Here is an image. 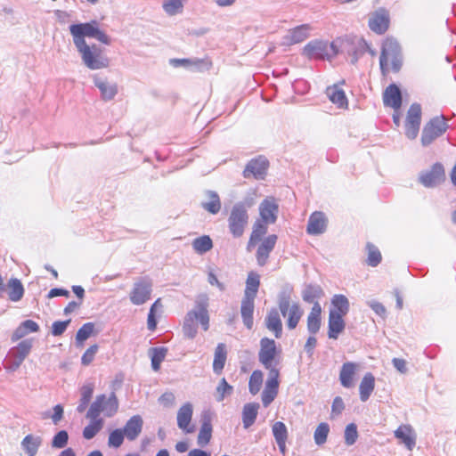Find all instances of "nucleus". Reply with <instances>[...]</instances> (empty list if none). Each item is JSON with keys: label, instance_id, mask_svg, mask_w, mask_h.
Instances as JSON below:
<instances>
[{"label": "nucleus", "instance_id": "1", "mask_svg": "<svg viewBox=\"0 0 456 456\" xmlns=\"http://www.w3.org/2000/svg\"><path fill=\"white\" fill-rule=\"evenodd\" d=\"M69 32L75 46L88 69H100L109 66V59L103 53V50L96 45H87L85 39L86 37L95 38L102 44L110 45V37L100 28L97 20L72 24L69 26Z\"/></svg>", "mask_w": 456, "mask_h": 456}, {"label": "nucleus", "instance_id": "2", "mask_svg": "<svg viewBox=\"0 0 456 456\" xmlns=\"http://www.w3.org/2000/svg\"><path fill=\"white\" fill-rule=\"evenodd\" d=\"M260 218L256 222L249 236L247 250L252 251L257 246L256 258L259 265H265L271 251L277 242V236L267 233V226L275 223L278 213V205L272 197L265 199L259 206Z\"/></svg>", "mask_w": 456, "mask_h": 456}, {"label": "nucleus", "instance_id": "3", "mask_svg": "<svg viewBox=\"0 0 456 456\" xmlns=\"http://www.w3.org/2000/svg\"><path fill=\"white\" fill-rule=\"evenodd\" d=\"M208 297L201 294L197 297L195 308L189 311L183 324V335L188 338H194L198 333L196 322L199 321L203 330L209 329Z\"/></svg>", "mask_w": 456, "mask_h": 456}, {"label": "nucleus", "instance_id": "4", "mask_svg": "<svg viewBox=\"0 0 456 456\" xmlns=\"http://www.w3.org/2000/svg\"><path fill=\"white\" fill-rule=\"evenodd\" d=\"M380 69L383 75L390 70L398 71L401 68V49L396 40L387 38L384 41L379 58Z\"/></svg>", "mask_w": 456, "mask_h": 456}, {"label": "nucleus", "instance_id": "5", "mask_svg": "<svg viewBox=\"0 0 456 456\" xmlns=\"http://www.w3.org/2000/svg\"><path fill=\"white\" fill-rule=\"evenodd\" d=\"M343 44V40L337 38L329 43L324 40H312L303 49L304 54L309 58L331 59L335 57Z\"/></svg>", "mask_w": 456, "mask_h": 456}, {"label": "nucleus", "instance_id": "6", "mask_svg": "<svg viewBox=\"0 0 456 456\" xmlns=\"http://www.w3.org/2000/svg\"><path fill=\"white\" fill-rule=\"evenodd\" d=\"M448 128V125L444 116L433 118L423 128L421 135V143L428 146L437 137L441 136Z\"/></svg>", "mask_w": 456, "mask_h": 456}, {"label": "nucleus", "instance_id": "7", "mask_svg": "<svg viewBox=\"0 0 456 456\" xmlns=\"http://www.w3.org/2000/svg\"><path fill=\"white\" fill-rule=\"evenodd\" d=\"M248 216L245 208L241 205L234 206L228 218V226L233 237H241L245 226L248 224Z\"/></svg>", "mask_w": 456, "mask_h": 456}, {"label": "nucleus", "instance_id": "8", "mask_svg": "<svg viewBox=\"0 0 456 456\" xmlns=\"http://www.w3.org/2000/svg\"><path fill=\"white\" fill-rule=\"evenodd\" d=\"M280 354L277 349L275 341L267 338H264L260 341V351L258 354L260 362L270 370L275 369L276 358Z\"/></svg>", "mask_w": 456, "mask_h": 456}, {"label": "nucleus", "instance_id": "9", "mask_svg": "<svg viewBox=\"0 0 456 456\" xmlns=\"http://www.w3.org/2000/svg\"><path fill=\"white\" fill-rule=\"evenodd\" d=\"M152 282L149 278H141L134 282L130 292V300L134 305H140L146 303L151 295Z\"/></svg>", "mask_w": 456, "mask_h": 456}, {"label": "nucleus", "instance_id": "10", "mask_svg": "<svg viewBox=\"0 0 456 456\" xmlns=\"http://www.w3.org/2000/svg\"><path fill=\"white\" fill-rule=\"evenodd\" d=\"M421 120V108L419 104L413 103L411 105L405 122V135L413 140L417 137Z\"/></svg>", "mask_w": 456, "mask_h": 456}, {"label": "nucleus", "instance_id": "11", "mask_svg": "<svg viewBox=\"0 0 456 456\" xmlns=\"http://www.w3.org/2000/svg\"><path fill=\"white\" fill-rule=\"evenodd\" d=\"M193 406L191 403H183L177 411L176 420L178 428L185 434L193 433L194 425L191 423Z\"/></svg>", "mask_w": 456, "mask_h": 456}, {"label": "nucleus", "instance_id": "12", "mask_svg": "<svg viewBox=\"0 0 456 456\" xmlns=\"http://www.w3.org/2000/svg\"><path fill=\"white\" fill-rule=\"evenodd\" d=\"M268 167L269 162L266 159L263 157L253 159L247 164L243 171V176L245 178L254 177L256 179H264Z\"/></svg>", "mask_w": 456, "mask_h": 456}, {"label": "nucleus", "instance_id": "13", "mask_svg": "<svg viewBox=\"0 0 456 456\" xmlns=\"http://www.w3.org/2000/svg\"><path fill=\"white\" fill-rule=\"evenodd\" d=\"M444 180V169L442 164L436 163L432 167L422 173L419 176L420 183L425 187H434Z\"/></svg>", "mask_w": 456, "mask_h": 456}, {"label": "nucleus", "instance_id": "14", "mask_svg": "<svg viewBox=\"0 0 456 456\" xmlns=\"http://www.w3.org/2000/svg\"><path fill=\"white\" fill-rule=\"evenodd\" d=\"M388 26L389 14L386 9L380 8L370 14L369 27L373 32L383 34L387 30Z\"/></svg>", "mask_w": 456, "mask_h": 456}, {"label": "nucleus", "instance_id": "15", "mask_svg": "<svg viewBox=\"0 0 456 456\" xmlns=\"http://www.w3.org/2000/svg\"><path fill=\"white\" fill-rule=\"evenodd\" d=\"M279 372L276 369H272L265 387L262 394V402L265 407H267L276 397L279 388L278 381Z\"/></svg>", "mask_w": 456, "mask_h": 456}, {"label": "nucleus", "instance_id": "16", "mask_svg": "<svg viewBox=\"0 0 456 456\" xmlns=\"http://www.w3.org/2000/svg\"><path fill=\"white\" fill-rule=\"evenodd\" d=\"M361 365L356 362H345L339 372V380L341 385L346 388H350L354 384V377L360 370Z\"/></svg>", "mask_w": 456, "mask_h": 456}, {"label": "nucleus", "instance_id": "17", "mask_svg": "<svg viewBox=\"0 0 456 456\" xmlns=\"http://www.w3.org/2000/svg\"><path fill=\"white\" fill-rule=\"evenodd\" d=\"M312 30L310 24H302L287 30V45L302 43L311 36Z\"/></svg>", "mask_w": 456, "mask_h": 456}, {"label": "nucleus", "instance_id": "18", "mask_svg": "<svg viewBox=\"0 0 456 456\" xmlns=\"http://www.w3.org/2000/svg\"><path fill=\"white\" fill-rule=\"evenodd\" d=\"M395 436L410 451H411L416 444V434L409 425H401L395 431Z\"/></svg>", "mask_w": 456, "mask_h": 456}, {"label": "nucleus", "instance_id": "19", "mask_svg": "<svg viewBox=\"0 0 456 456\" xmlns=\"http://www.w3.org/2000/svg\"><path fill=\"white\" fill-rule=\"evenodd\" d=\"M327 218L322 212H314L311 215L307 225L309 234L318 235L325 232Z\"/></svg>", "mask_w": 456, "mask_h": 456}, {"label": "nucleus", "instance_id": "20", "mask_svg": "<svg viewBox=\"0 0 456 456\" xmlns=\"http://www.w3.org/2000/svg\"><path fill=\"white\" fill-rule=\"evenodd\" d=\"M32 339H25L20 342L14 348L16 351L15 361L8 367L11 371L16 370L32 348Z\"/></svg>", "mask_w": 456, "mask_h": 456}, {"label": "nucleus", "instance_id": "21", "mask_svg": "<svg viewBox=\"0 0 456 456\" xmlns=\"http://www.w3.org/2000/svg\"><path fill=\"white\" fill-rule=\"evenodd\" d=\"M383 102L386 106L391 107L395 110H399L402 104V95L400 89L395 85H390L383 94Z\"/></svg>", "mask_w": 456, "mask_h": 456}, {"label": "nucleus", "instance_id": "22", "mask_svg": "<svg viewBox=\"0 0 456 456\" xmlns=\"http://www.w3.org/2000/svg\"><path fill=\"white\" fill-rule=\"evenodd\" d=\"M213 427L209 415H204L201 420V426L199 430L197 444L200 447L208 445L212 438Z\"/></svg>", "mask_w": 456, "mask_h": 456}, {"label": "nucleus", "instance_id": "23", "mask_svg": "<svg viewBox=\"0 0 456 456\" xmlns=\"http://www.w3.org/2000/svg\"><path fill=\"white\" fill-rule=\"evenodd\" d=\"M326 95L338 108H347L348 101L344 90L337 84L328 86Z\"/></svg>", "mask_w": 456, "mask_h": 456}, {"label": "nucleus", "instance_id": "24", "mask_svg": "<svg viewBox=\"0 0 456 456\" xmlns=\"http://www.w3.org/2000/svg\"><path fill=\"white\" fill-rule=\"evenodd\" d=\"M142 428V419L139 415L131 417L126 423L122 431L126 438L133 441L138 437Z\"/></svg>", "mask_w": 456, "mask_h": 456}, {"label": "nucleus", "instance_id": "25", "mask_svg": "<svg viewBox=\"0 0 456 456\" xmlns=\"http://www.w3.org/2000/svg\"><path fill=\"white\" fill-rule=\"evenodd\" d=\"M170 63L174 67H191L194 66L198 70L209 69L212 67V61L209 58L204 59H172Z\"/></svg>", "mask_w": 456, "mask_h": 456}, {"label": "nucleus", "instance_id": "26", "mask_svg": "<svg viewBox=\"0 0 456 456\" xmlns=\"http://www.w3.org/2000/svg\"><path fill=\"white\" fill-rule=\"evenodd\" d=\"M259 287L260 275L254 271L249 272L246 280V287L243 297L255 299L256 297Z\"/></svg>", "mask_w": 456, "mask_h": 456}, {"label": "nucleus", "instance_id": "27", "mask_svg": "<svg viewBox=\"0 0 456 456\" xmlns=\"http://www.w3.org/2000/svg\"><path fill=\"white\" fill-rule=\"evenodd\" d=\"M255 309V299L243 297L240 305V314L243 323L250 330L253 327V314Z\"/></svg>", "mask_w": 456, "mask_h": 456}, {"label": "nucleus", "instance_id": "28", "mask_svg": "<svg viewBox=\"0 0 456 456\" xmlns=\"http://www.w3.org/2000/svg\"><path fill=\"white\" fill-rule=\"evenodd\" d=\"M349 301L347 297L341 294L334 295L331 298V307L330 313H334L339 316H346L349 312Z\"/></svg>", "mask_w": 456, "mask_h": 456}, {"label": "nucleus", "instance_id": "29", "mask_svg": "<svg viewBox=\"0 0 456 456\" xmlns=\"http://www.w3.org/2000/svg\"><path fill=\"white\" fill-rule=\"evenodd\" d=\"M346 323L343 316L330 313L329 314V338L337 339L338 335L345 330Z\"/></svg>", "mask_w": 456, "mask_h": 456}, {"label": "nucleus", "instance_id": "30", "mask_svg": "<svg viewBox=\"0 0 456 456\" xmlns=\"http://www.w3.org/2000/svg\"><path fill=\"white\" fill-rule=\"evenodd\" d=\"M321 314L322 306L318 302H315L307 317V329L308 331L312 334L317 333L320 330Z\"/></svg>", "mask_w": 456, "mask_h": 456}, {"label": "nucleus", "instance_id": "31", "mask_svg": "<svg viewBox=\"0 0 456 456\" xmlns=\"http://www.w3.org/2000/svg\"><path fill=\"white\" fill-rule=\"evenodd\" d=\"M227 359V350L226 346L224 343H219L214 354V361H213V370L216 374H220L225 365V362Z\"/></svg>", "mask_w": 456, "mask_h": 456}, {"label": "nucleus", "instance_id": "32", "mask_svg": "<svg viewBox=\"0 0 456 456\" xmlns=\"http://www.w3.org/2000/svg\"><path fill=\"white\" fill-rule=\"evenodd\" d=\"M374 387L375 378L370 372H368L363 376L359 386L360 399L362 402H366L370 398Z\"/></svg>", "mask_w": 456, "mask_h": 456}, {"label": "nucleus", "instance_id": "33", "mask_svg": "<svg viewBox=\"0 0 456 456\" xmlns=\"http://www.w3.org/2000/svg\"><path fill=\"white\" fill-rule=\"evenodd\" d=\"M266 327L269 330L273 331L276 338L281 337L282 323L277 309H272L265 319Z\"/></svg>", "mask_w": 456, "mask_h": 456}, {"label": "nucleus", "instance_id": "34", "mask_svg": "<svg viewBox=\"0 0 456 456\" xmlns=\"http://www.w3.org/2000/svg\"><path fill=\"white\" fill-rule=\"evenodd\" d=\"M94 84L101 91L102 98L104 101L112 100L118 93V86L115 83L97 77L94 79Z\"/></svg>", "mask_w": 456, "mask_h": 456}, {"label": "nucleus", "instance_id": "35", "mask_svg": "<svg viewBox=\"0 0 456 456\" xmlns=\"http://www.w3.org/2000/svg\"><path fill=\"white\" fill-rule=\"evenodd\" d=\"M259 410L257 403H246L242 410V422L245 428L252 426L256 419Z\"/></svg>", "mask_w": 456, "mask_h": 456}, {"label": "nucleus", "instance_id": "36", "mask_svg": "<svg viewBox=\"0 0 456 456\" xmlns=\"http://www.w3.org/2000/svg\"><path fill=\"white\" fill-rule=\"evenodd\" d=\"M208 201L202 202L201 207L210 214L216 215L221 209V200L218 194L213 191L206 192Z\"/></svg>", "mask_w": 456, "mask_h": 456}, {"label": "nucleus", "instance_id": "37", "mask_svg": "<svg viewBox=\"0 0 456 456\" xmlns=\"http://www.w3.org/2000/svg\"><path fill=\"white\" fill-rule=\"evenodd\" d=\"M8 297L9 299L17 302L20 300L24 294V288L21 281L16 278H12L8 281Z\"/></svg>", "mask_w": 456, "mask_h": 456}, {"label": "nucleus", "instance_id": "38", "mask_svg": "<svg viewBox=\"0 0 456 456\" xmlns=\"http://www.w3.org/2000/svg\"><path fill=\"white\" fill-rule=\"evenodd\" d=\"M40 444V437L34 436L32 435L26 436L21 442V445L26 453L28 454V456H35L38 451Z\"/></svg>", "mask_w": 456, "mask_h": 456}, {"label": "nucleus", "instance_id": "39", "mask_svg": "<svg viewBox=\"0 0 456 456\" xmlns=\"http://www.w3.org/2000/svg\"><path fill=\"white\" fill-rule=\"evenodd\" d=\"M191 245L195 252L204 254L212 249L213 241L208 235H202L194 239Z\"/></svg>", "mask_w": 456, "mask_h": 456}, {"label": "nucleus", "instance_id": "40", "mask_svg": "<svg viewBox=\"0 0 456 456\" xmlns=\"http://www.w3.org/2000/svg\"><path fill=\"white\" fill-rule=\"evenodd\" d=\"M105 395H98L95 399V401L91 404L87 413L86 417L88 419H100L99 416L101 412L105 413Z\"/></svg>", "mask_w": 456, "mask_h": 456}, {"label": "nucleus", "instance_id": "41", "mask_svg": "<svg viewBox=\"0 0 456 456\" xmlns=\"http://www.w3.org/2000/svg\"><path fill=\"white\" fill-rule=\"evenodd\" d=\"M264 382V374L261 370H254L249 377L248 390L253 395L258 394L262 388Z\"/></svg>", "mask_w": 456, "mask_h": 456}, {"label": "nucleus", "instance_id": "42", "mask_svg": "<svg viewBox=\"0 0 456 456\" xmlns=\"http://www.w3.org/2000/svg\"><path fill=\"white\" fill-rule=\"evenodd\" d=\"M324 292L318 285H308L302 292V297L305 302L315 303L314 300L323 297Z\"/></svg>", "mask_w": 456, "mask_h": 456}, {"label": "nucleus", "instance_id": "43", "mask_svg": "<svg viewBox=\"0 0 456 456\" xmlns=\"http://www.w3.org/2000/svg\"><path fill=\"white\" fill-rule=\"evenodd\" d=\"M94 324L93 322L85 323L77 332V346L82 347L84 346L85 341L94 334Z\"/></svg>", "mask_w": 456, "mask_h": 456}, {"label": "nucleus", "instance_id": "44", "mask_svg": "<svg viewBox=\"0 0 456 456\" xmlns=\"http://www.w3.org/2000/svg\"><path fill=\"white\" fill-rule=\"evenodd\" d=\"M90 423L84 428L83 436L89 440L96 436V434L103 427V419H90Z\"/></svg>", "mask_w": 456, "mask_h": 456}, {"label": "nucleus", "instance_id": "45", "mask_svg": "<svg viewBox=\"0 0 456 456\" xmlns=\"http://www.w3.org/2000/svg\"><path fill=\"white\" fill-rule=\"evenodd\" d=\"M273 433L282 453H285V425L281 421L275 422Z\"/></svg>", "mask_w": 456, "mask_h": 456}, {"label": "nucleus", "instance_id": "46", "mask_svg": "<svg viewBox=\"0 0 456 456\" xmlns=\"http://www.w3.org/2000/svg\"><path fill=\"white\" fill-rule=\"evenodd\" d=\"M330 433V426L326 422L320 423L314 430V439L317 445H322L326 443Z\"/></svg>", "mask_w": 456, "mask_h": 456}, {"label": "nucleus", "instance_id": "47", "mask_svg": "<svg viewBox=\"0 0 456 456\" xmlns=\"http://www.w3.org/2000/svg\"><path fill=\"white\" fill-rule=\"evenodd\" d=\"M94 389L90 385L84 386L81 389L80 403L77 408V411L80 413L84 412L88 406V403L93 396Z\"/></svg>", "mask_w": 456, "mask_h": 456}, {"label": "nucleus", "instance_id": "48", "mask_svg": "<svg viewBox=\"0 0 456 456\" xmlns=\"http://www.w3.org/2000/svg\"><path fill=\"white\" fill-rule=\"evenodd\" d=\"M167 349L161 348H153L151 354V366L155 371H159L160 369V364L164 361L166 357Z\"/></svg>", "mask_w": 456, "mask_h": 456}, {"label": "nucleus", "instance_id": "49", "mask_svg": "<svg viewBox=\"0 0 456 456\" xmlns=\"http://www.w3.org/2000/svg\"><path fill=\"white\" fill-rule=\"evenodd\" d=\"M125 434L121 428L111 431L108 438V445L113 448H118L124 442Z\"/></svg>", "mask_w": 456, "mask_h": 456}, {"label": "nucleus", "instance_id": "50", "mask_svg": "<svg viewBox=\"0 0 456 456\" xmlns=\"http://www.w3.org/2000/svg\"><path fill=\"white\" fill-rule=\"evenodd\" d=\"M162 7L167 14L175 15L183 11V4L181 0H167Z\"/></svg>", "mask_w": 456, "mask_h": 456}, {"label": "nucleus", "instance_id": "51", "mask_svg": "<svg viewBox=\"0 0 456 456\" xmlns=\"http://www.w3.org/2000/svg\"><path fill=\"white\" fill-rule=\"evenodd\" d=\"M345 443L346 445H353L358 438L357 426L354 423L348 424L344 433Z\"/></svg>", "mask_w": 456, "mask_h": 456}, {"label": "nucleus", "instance_id": "52", "mask_svg": "<svg viewBox=\"0 0 456 456\" xmlns=\"http://www.w3.org/2000/svg\"><path fill=\"white\" fill-rule=\"evenodd\" d=\"M289 316L288 321V326L290 329H294L296 328L299 320L301 319L303 315V311L299 308L297 305H293L289 308Z\"/></svg>", "mask_w": 456, "mask_h": 456}, {"label": "nucleus", "instance_id": "53", "mask_svg": "<svg viewBox=\"0 0 456 456\" xmlns=\"http://www.w3.org/2000/svg\"><path fill=\"white\" fill-rule=\"evenodd\" d=\"M368 250V265L370 266H377L381 261V254L379 250L372 244H367Z\"/></svg>", "mask_w": 456, "mask_h": 456}, {"label": "nucleus", "instance_id": "54", "mask_svg": "<svg viewBox=\"0 0 456 456\" xmlns=\"http://www.w3.org/2000/svg\"><path fill=\"white\" fill-rule=\"evenodd\" d=\"M233 391V387L228 384L224 378L221 379L217 387V401L221 402L225 396L230 395Z\"/></svg>", "mask_w": 456, "mask_h": 456}, {"label": "nucleus", "instance_id": "55", "mask_svg": "<svg viewBox=\"0 0 456 456\" xmlns=\"http://www.w3.org/2000/svg\"><path fill=\"white\" fill-rule=\"evenodd\" d=\"M98 349L99 347L97 345H92L91 346H89L81 357V363L84 366H88L89 364H91L95 357V354L98 352Z\"/></svg>", "mask_w": 456, "mask_h": 456}, {"label": "nucleus", "instance_id": "56", "mask_svg": "<svg viewBox=\"0 0 456 456\" xmlns=\"http://www.w3.org/2000/svg\"><path fill=\"white\" fill-rule=\"evenodd\" d=\"M105 415L107 417H110L115 414L118 411V403L116 399V396L112 395L110 397L107 398L105 396Z\"/></svg>", "mask_w": 456, "mask_h": 456}, {"label": "nucleus", "instance_id": "57", "mask_svg": "<svg viewBox=\"0 0 456 456\" xmlns=\"http://www.w3.org/2000/svg\"><path fill=\"white\" fill-rule=\"evenodd\" d=\"M68 439H69V435H68L67 431H65V430L59 431L54 436L53 442H52V445H53V447H55V448H63L67 444Z\"/></svg>", "mask_w": 456, "mask_h": 456}, {"label": "nucleus", "instance_id": "58", "mask_svg": "<svg viewBox=\"0 0 456 456\" xmlns=\"http://www.w3.org/2000/svg\"><path fill=\"white\" fill-rule=\"evenodd\" d=\"M344 410L345 403L343 399L340 396L335 397L331 405V418L339 416Z\"/></svg>", "mask_w": 456, "mask_h": 456}, {"label": "nucleus", "instance_id": "59", "mask_svg": "<svg viewBox=\"0 0 456 456\" xmlns=\"http://www.w3.org/2000/svg\"><path fill=\"white\" fill-rule=\"evenodd\" d=\"M69 322V320L64 322H54L52 325V334L53 336L62 335L66 330Z\"/></svg>", "mask_w": 456, "mask_h": 456}, {"label": "nucleus", "instance_id": "60", "mask_svg": "<svg viewBox=\"0 0 456 456\" xmlns=\"http://www.w3.org/2000/svg\"><path fill=\"white\" fill-rule=\"evenodd\" d=\"M159 402L164 406H171L174 404L175 396L172 392H166L159 397Z\"/></svg>", "mask_w": 456, "mask_h": 456}, {"label": "nucleus", "instance_id": "61", "mask_svg": "<svg viewBox=\"0 0 456 456\" xmlns=\"http://www.w3.org/2000/svg\"><path fill=\"white\" fill-rule=\"evenodd\" d=\"M369 306L379 316L384 317L386 315L385 306L377 301L368 302Z\"/></svg>", "mask_w": 456, "mask_h": 456}, {"label": "nucleus", "instance_id": "62", "mask_svg": "<svg viewBox=\"0 0 456 456\" xmlns=\"http://www.w3.org/2000/svg\"><path fill=\"white\" fill-rule=\"evenodd\" d=\"M21 327L26 330V333L37 332L39 330L38 324L32 320H26L20 323Z\"/></svg>", "mask_w": 456, "mask_h": 456}, {"label": "nucleus", "instance_id": "63", "mask_svg": "<svg viewBox=\"0 0 456 456\" xmlns=\"http://www.w3.org/2000/svg\"><path fill=\"white\" fill-rule=\"evenodd\" d=\"M63 417V407L61 404H57L53 407V414L52 419L54 424H57Z\"/></svg>", "mask_w": 456, "mask_h": 456}, {"label": "nucleus", "instance_id": "64", "mask_svg": "<svg viewBox=\"0 0 456 456\" xmlns=\"http://www.w3.org/2000/svg\"><path fill=\"white\" fill-rule=\"evenodd\" d=\"M394 367L401 373H405L407 371L406 362L403 359L394 358L393 361Z\"/></svg>", "mask_w": 456, "mask_h": 456}]
</instances>
